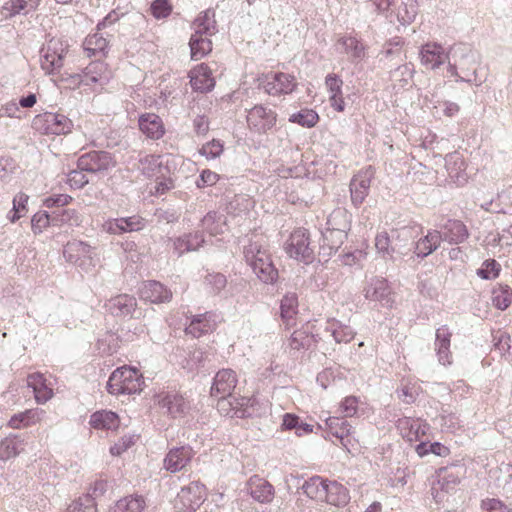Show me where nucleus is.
Returning a JSON list of instances; mask_svg holds the SVG:
<instances>
[{
	"mask_svg": "<svg viewBox=\"0 0 512 512\" xmlns=\"http://www.w3.org/2000/svg\"><path fill=\"white\" fill-rule=\"evenodd\" d=\"M397 427L402 432V435L407 437L410 441L419 440L426 434V431L429 428L427 423L411 417L398 419Z\"/></svg>",
	"mask_w": 512,
	"mask_h": 512,
	"instance_id": "nucleus-31",
	"label": "nucleus"
},
{
	"mask_svg": "<svg viewBox=\"0 0 512 512\" xmlns=\"http://www.w3.org/2000/svg\"><path fill=\"white\" fill-rule=\"evenodd\" d=\"M348 234L324 228L321 230V242L319 243V261L327 262L332 255L343 245Z\"/></svg>",
	"mask_w": 512,
	"mask_h": 512,
	"instance_id": "nucleus-19",
	"label": "nucleus"
},
{
	"mask_svg": "<svg viewBox=\"0 0 512 512\" xmlns=\"http://www.w3.org/2000/svg\"><path fill=\"white\" fill-rule=\"evenodd\" d=\"M66 512H97V503L92 495L84 494L73 501Z\"/></svg>",
	"mask_w": 512,
	"mask_h": 512,
	"instance_id": "nucleus-51",
	"label": "nucleus"
},
{
	"mask_svg": "<svg viewBox=\"0 0 512 512\" xmlns=\"http://www.w3.org/2000/svg\"><path fill=\"white\" fill-rule=\"evenodd\" d=\"M497 203L492 200L483 206L487 211L507 214L512 211V186L497 195Z\"/></svg>",
	"mask_w": 512,
	"mask_h": 512,
	"instance_id": "nucleus-47",
	"label": "nucleus"
},
{
	"mask_svg": "<svg viewBox=\"0 0 512 512\" xmlns=\"http://www.w3.org/2000/svg\"><path fill=\"white\" fill-rule=\"evenodd\" d=\"M27 386L33 390L37 403L44 404L53 396V390L47 385L42 373L35 372L27 377Z\"/></svg>",
	"mask_w": 512,
	"mask_h": 512,
	"instance_id": "nucleus-28",
	"label": "nucleus"
},
{
	"mask_svg": "<svg viewBox=\"0 0 512 512\" xmlns=\"http://www.w3.org/2000/svg\"><path fill=\"white\" fill-rule=\"evenodd\" d=\"M155 401L172 418L184 416L190 409L189 402L176 390L161 391Z\"/></svg>",
	"mask_w": 512,
	"mask_h": 512,
	"instance_id": "nucleus-12",
	"label": "nucleus"
},
{
	"mask_svg": "<svg viewBox=\"0 0 512 512\" xmlns=\"http://www.w3.org/2000/svg\"><path fill=\"white\" fill-rule=\"evenodd\" d=\"M318 114L312 109H302L298 113L291 115L290 122L300 126L313 127L318 122Z\"/></svg>",
	"mask_w": 512,
	"mask_h": 512,
	"instance_id": "nucleus-54",
	"label": "nucleus"
},
{
	"mask_svg": "<svg viewBox=\"0 0 512 512\" xmlns=\"http://www.w3.org/2000/svg\"><path fill=\"white\" fill-rule=\"evenodd\" d=\"M115 165L113 156L106 151H91L81 155L77 160V168L90 173L106 172Z\"/></svg>",
	"mask_w": 512,
	"mask_h": 512,
	"instance_id": "nucleus-11",
	"label": "nucleus"
},
{
	"mask_svg": "<svg viewBox=\"0 0 512 512\" xmlns=\"http://www.w3.org/2000/svg\"><path fill=\"white\" fill-rule=\"evenodd\" d=\"M451 333L447 326H442L436 330L435 350L438 361L442 365L451 364Z\"/></svg>",
	"mask_w": 512,
	"mask_h": 512,
	"instance_id": "nucleus-30",
	"label": "nucleus"
},
{
	"mask_svg": "<svg viewBox=\"0 0 512 512\" xmlns=\"http://www.w3.org/2000/svg\"><path fill=\"white\" fill-rule=\"evenodd\" d=\"M205 500V485L199 481H193L189 486L183 487L178 493L175 508L179 512H195Z\"/></svg>",
	"mask_w": 512,
	"mask_h": 512,
	"instance_id": "nucleus-9",
	"label": "nucleus"
},
{
	"mask_svg": "<svg viewBox=\"0 0 512 512\" xmlns=\"http://www.w3.org/2000/svg\"><path fill=\"white\" fill-rule=\"evenodd\" d=\"M39 5V0H9L4 6L3 10L6 15L14 16L19 13H28L35 10Z\"/></svg>",
	"mask_w": 512,
	"mask_h": 512,
	"instance_id": "nucleus-49",
	"label": "nucleus"
},
{
	"mask_svg": "<svg viewBox=\"0 0 512 512\" xmlns=\"http://www.w3.org/2000/svg\"><path fill=\"white\" fill-rule=\"evenodd\" d=\"M277 122V113L262 104L255 105L247 113V124L251 128H269Z\"/></svg>",
	"mask_w": 512,
	"mask_h": 512,
	"instance_id": "nucleus-22",
	"label": "nucleus"
},
{
	"mask_svg": "<svg viewBox=\"0 0 512 512\" xmlns=\"http://www.w3.org/2000/svg\"><path fill=\"white\" fill-rule=\"evenodd\" d=\"M174 172L165 174L157 179H154L155 184L151 187L150 193L156 197L166 194L168 191L175 188V179L173 178Z\"/></svg>",
	"mask_w": 512,
	"mask_h": 512,
	"instance_id": "nucleus-53",
	"label": "nucleus"
},
{
	"mask_svg": "<svg viewBox=\"0 0 512 512\" xmlns=\"http://www.w3.org/2000/svg\"><path fill=\"white\" fill-rule=\"evenodd\" d=\"M310 232L306 228L295 229L284 244V250L287 255L305 265L312 264L316 255L314 247L311 245Z\"/></svg>",
	"mask_w": 512,
	"mask_h": 512,
	"instance_id": "nucleus-4",
	"label": "nucleus"
},
{
	"mask_svg": "<svg viewBox=\"0 0 512 512\" xmlns=\"http://www.w3.org/2000/svg\"><path fill=\"white\" fill-rule=\"evenodd\" d=\"M258 81L259 86L270 96L291 94L298 85L295 76L285 72L270 71L262 74Z\"/></svg>",
	"mask_w": 512,
	"mask_h": 512,
	"instance_id": "nucleus-5",
	"label": "nucleus"
},
{
	"mask_svg": "<svg viewBox=\"0 0 512 512\" xmlns=\"http://www.w3.org/2000/svg\"><path fill=\"white\" fill-rule=\"evenodd\" d=\"M137 307V300L134 296L120 294L110 298L105 303L108 313L117 318H132Z\"/></svg>",
	"mask_w": 512,
	"mask_h": 512,
	"instance_id": "nucleus-18",
	"label": "nucleus"
},
{
	"mask_svg": "<svg viewBox=\"0 0 512 512\" xmlns=\"http://www.w3.org/2000/svg\"><path fill=\"white\" fill-rule=\"evenodd\" d=\"M68 49L69 45L66 40L51 38L43 49L41 68L48 74L59 71L64 65Z\"/></svg>",
	"mask_w": 512,
	"mask_h": 512,
	"instance_id": "nucleus-7",
	"label": "nucleus"
},
{
	"mask_svg": "<svg viewBox=\"0 0 512 512\" xmlns=\"http://www.w3.org/2000/svg\"><path fill=\"white\" fill-rule=\"evenodd\" d=\"M226 226V216L217 211H209L201 219L202 231L210 236H217L224 233Z\"/></svg>",
	"mask_w": 512,
	"mask_h": 512,
	"instance_id": "nucleus-38",
	"label": "nucleus"
},
{
	"mask_svg": "<svg viewBox=\"0 0 512 512\" xmlns=\"http://www.w3.org/2000/svg\"><path fill=\"white\" fill-rule=\"evenodd\" d=\"M48 226H53L52 213L39 211L31 219V227L34 234H40Z\"/></svg>",
	"mask_w": 512,
	"mask_h": 512,
	"instance_id": "nucleus-56",
	"label": "nucleus"
},
{
	"mask_svg": "<svg viewBox=\"0 0 512 512\" xmlns=\"http://www.w3.org/2000/svg\"><path fill=\"white\" fill-rule=\"evenodd\" d=\"M323 499L330 505L341 507L346 505L349 500L348 489L337 481H329L326 483L325 495Z\"/></svg>",
	"mask_w": 512,
	"mask_h": 512,
	"instance_id": "nucleus-34",
	"label": "nucleus"
},
{
	"mask_svg": "<svg viewBox=\"0 0 512 512\" xmlns=\"http://www.w3.org/2000/svg\"><path fill=\"white\" fill-rule=\"evenodd\" d=\"M374 175L375 169L372 166H368L360 170L350 180V198L351 203L355 208H359L369 195L371 181L374 178Z\"/></svg>",
	"mask_w": 512,
	"mask_h": 512,
	"instance_id": "nucleus-10",
	"label": "nucleus"
},
{
	"mask_svg": "<svg viewBox=\"0 0 512 512\" xmlns=\"http://www.w3.org/2000/svg\"><path fill=\"white\" fill-rule=\"evenodd\" d=\"M73 198L68 194H52L46 197L43 205L47 208L61 209L63 206L68 205Z\"/></svg>",
	"mask_w": 512,
	"mask_h": 512,
	"instance_id": "nucleus-63",
	"label": "nucleus"
},
{
	"mask_svg": "<svg viewBox=\"0 0 512 512\" xmlns=\"http://www.w3.org/2000/svg\"><path fill=\"white\" fill-rule=\"evenodd\" d=\"M491 301L495 308L506 310L512 302V289L508 285H497L492 289Z\"/></svg>",
	"mask_w": 512,
	"mask_h": 512,
	"instance_id": "nucleus-48",
	"label": "nucleus"
},
{
	"mask_svg": "<svg viewBox=\"0 0 512 512\" xmlns=\"http://www.w3.org/2000/svg\"><path fill=\"white\" fill-rule=\"evenodd\" d=\"M194 33L204 36H212L217 31L215 11L207 9L199 13L193 22Z\"/></svg>",
	"mask_w": 512,
	"mask_h": 512,
	"instance_id": "nucleus-37",
	"label": "nucleus"
},
{
	"mask_svg": "<svg viewBox=\"0 0 512 512\" xmlns=\"http://www.w3.org/2000/svg\"><path fill=\"white\" fill-rule=\"evenodd\" d=\"M326 483H328L327 479L321 476H312L304 481L301 489L307 497L322 500L325 495Z\"/></svg>",
	"mask_w": 512,
	"mask_h": 512,
	"instance_id": "nucleus-45",
	"label": "nucleus"
},
{
	"mask_svg": "<svg viewBox=\"0 0 512 512\" xmlns=\"http://www.w3.org/2000/svg\"><path fill=\"white\" fill-rule=\"evenodd\" d=\"M139 294L142 300L153 304L167 303L172 299V291L156 280L145 281L140 288Z\"/></svg>",
	"mask_w": 512,
	"mask_h": 512,
	"instance_id": "nucleus-20",
	"label": "nucleus"
},
{
	"mask_svg": "<svg viewBox=\"0 0 512 512\" xmlns=\"http://www.w3.org/2000/svg\"><path fill=\"white\" fill-rule=\"evenodd\" d=\"M251 399L247 397H235L232 395L231 398H229L228 403L232 407V409L235 411L234 414L237 417L245 418L249 417L251 413L248 411V406Z\"/></svg>",
	"mask_w": 512,
	"mask_h": 512,
	"instance_id": "nucleus-58",
	"label": "nucleus"
},
{
	"mask_svg": "<svg viewBox=\"0 0 512 512\" xmlns=\"http://www.w3.org/2000/svg\"><path fill=\"white\" fill-rule=\"evenodd\" d=\"M189 82L195 92H210L216 84L211 68L206 63L194 66L188 73Z\"/></svg>",
	"mask_w": 512,
	"mask_h": 512,
	"instance_id": "nucleus-16",
	"label": "nucleus"
},
{
	"mask_svg": "<svg viewBox=\"0 0 512 512\" xmlns=\"http://www.w3.org/2000/svg\"><path fill=\"white\" fill-rule=\"evenodd\" d=\"M43 413L39 409H26L25 411L13 414L9 421L8 426L12 429H22L37 423L40 420V415Z\"/></svg>",
	"mask_w": 512,
	"mask_h": 512,
	"instance_id": "nucleus-41",
	"label": "nucleus"
},
{
	"mask_svg": "<svg viewBox=\"0 0 512 512\" xmlns=\"http://www.w3.org/2000/svg\"><path fill=\"white\" fill-rule=\"evenodd\" d=\"M416 452L420 457H424L429 453L440 457H446L449 455L450 450L440 442H420L416 446Z\"/></svg>",
	"mask_w": 512,
	"mask_h": 512,
	"instance_id": "nucleus-52",
	"label": "nucleus"
},
{
	"mask_svg": "<svg viewBox=\"0 0 512 512\" xmlns=\"http://www.w3.org/2000/svg\"><path fill=\"white\" fill-rule=\"evenodd\" d=\"M204 359V353L200 349L189 351L188 357L183 362V368L189 372L196 370Z\"/></svg>",
	"mask_w": 512,
	"mask_h": 512,
	"instance_id": "nucleus-64",
	"label": "nucleus"
},
{
	"mask_svg": "<svg viewBox=\"0 0 512 512\" xmlns=\"http://www.w3.org/2000/svg\"><path fill=\"white\" fill-rule=\"evenodd\" d=\"M212 314L209 312L196 314L190 317L186 325L185 332L194 338H199L215 328V322L211 320Z\"/></svg>",
	"mask_w": 512,
	"mask_h": 512,
	"instance_id": "nucleus-27",
	"label": "nucleus"
},
{
	"mask_svg": "<svg viewBox=\"0 0 512 512\" xmlns=\"http://www.w3.org/2000/svg\"><path fill=\"white\" fill-rule=\"evenodd\" d=\"M363 293L366 300L377 302L383 308L391 309L395 303V296L391 284L383 277H372L367 282Z\"/></svg>",
	"mask_w": 512,
	"mask_h": 512,
	"instance_id": "nucleus-8",
	"label": "nucleus"
},
{
	"mask_svg": "<svg viewBox=\"0 0 512 512\" xmlns=\"http://www.w3.org/2000/svg\"><path fill=\"white\" fill-rule=\"evenodd\" d=\"M438 233L441 235V241H446L451 245L461 244L469 237L467 226L457 219H448L440 226Z\"/></svg>",
	"mask_w": 512,
	"mask_h": 512,
	"instance_id": "nucleus-21",
	"label": "nucleus"
},
{
	"mask_svg": "<svg viewBox=\"0 0 512 512\" xmlns=\"http://www.w3.org/2000/svg\"><path fill=\"white\" fill-rule=\"evenodd\" d=\"M138 169L148 179H157L175 172L176 164L169 155L148 154L139 159Z\"/></svg>",
	"mask_w": 512,
	"mask_h": 512,
	"instance_id": "nucleus-6",
	"label": "nucleus"
},
{
	"mask_svg": "<svg viewBox=\"0 0 512 512\" xmlns=\"http://www.w3.org/2000/svg\"><path fill=\"white\" fill-rule=\"evenodd\" d=\"M205 283L211 288V292L219 294L227 285L226 276L222 273H208Z\"/></svg>",
	"mask_w": 512,
	"mask_h": 512,
	"instance_id": "nucleus-60",
	"label": "nucleus"
},
{
	"mask_svg": "<svg viewBox=\"0 0 512 512\" xmlns=\"http://www.w3.org/2000/svg\"><path fill=\"white\" fill-rule=\"evenodd\" d=\"M172 12V5L169 0H154L151 4V13L157 18H166Z\"/></svg>",
	"mask_w": 512,
	"mask_h": 512,
	"instance_id": "nucleus-62",
	"label": "nucleus"
},
{
	"mask_svg": "<svg viewBox=\"0 0 512 512\" xmlns=\"http://www.w3.org/2000/svg\"><path fill=\"white\" fill-rule=\"evenodd\" d=\"M146 507L143 495L134 493L118 499L109 507L108 512H142Z\"/></svg>",
	"mask_w": 512,
	"mask_h": 512,
	"instance_id": "nucleus-32",
	"label": "nucleus"
},
{
	"mask_svg": "<svg viewBox=\"0 0 512 512\" xmlns=\"http://www.w3.org/2000/svg\"><path fill=\"white\" fill-rule=\"evenodd\" d=\"M109 80L108 66L104 62H91L84 70L81 82L84 85H103Z\"/></svg>",
	"mask_w": 512,
	"mask_h": 512,
	"instance_id": "nucleus-29",
	"label": "nucleus"
},
{
	"mask_svg": "<svg viewBox=\"0 0 512 512\" xmlns=\"http://www.w3.org/2000/svg\"><path fill=\"white\" fill-rule=\"evenodd\" d=\"M94 248L83 241L74 240L64 247L63 256L69 263L82 266L85 260H92Z\"/></svg>",
	"mask_w": 512,
	"mask_h": 512,
	"instance_id": "nucleus-23",
	"label": "nucleus"
},
{
	"mask_svg": "<svg viewBox=\"0 0 512 512\" xmlns=\"http://www.w3.org/2000/svg\"><path fill=\"white\" fill-rule=\"evenodd\" d=\"M448 59V54L444 51V48L437 43H426L421 47L420 60L421 63L430 68L436 69L440 67Z\"/></svg>",
	"mask_w": 512,
	"mask_h": 512,
	"instance_id": "nucleus-24",
	"label": "nucleus"
},
{
	"mask_svg": "<svg viewBox=\"0 0 512 512\" xmlns=\"http://www.w3.org/2000/svg\"><path fill=\"white\" fill-rule=\"evenodd\" d=\"M108 42L100 34L88 35L83 43V49L87 57H105L107 54Z\"/></svg>",
	"mask_w": 512,
	"mask_h": 512,
	"instance_id": "nucleus-40",
	"label": "nucleus"
},
{
	"mask_svg": "<svg viewBox=\"0 0 512 512\" xmlns=\"http://www.w3.org/2000/svg\"><path fill=\"white\" fill-rule=\"evenodd\" d=\"M325 85L329 93L331 106L339 112L343 111L345 103L342 96V79L336 74H328L325 78Z\"/></svg>",
	"mask_w": 512,
	"mask_h": 512,
	"instance_id": "nucleus-36",
	"label": "nucleus"
},
{
	"mask_svg": "<svg viewBox=\"0 0 512 512\" xmlns=\"http://www.w3.org/2000/svg\"><path fill=\"white\" fill-rule=\"evenodd\" d=\"M329 433L336 438L340 439L341 443L345 445L344 439L351 434L352 426L345 419V417H328L325 421Z\"/></svg>",
	"mask_w": 512,
	"mask_h": 512,
	"instance_id": "nucleus-44",
	"label": "nucleus"
},
{
	"mask_svg": "<svg viewBox=\"0 0 512 512\" xmlns=\"http://www.w3.org/2000/svg\"><path fill=\"white\" fill-rule=\"evenodd\" d=\"M193 456L194 451L189 445L173 447L165 455L164 468L170 473L179 472L191 462Z\"/></svg>",
	"mask_w": 512,
	"mask_h": 512,
	"instance_id": "nucleus-17",
	"label": "nucleus"
},
{
	"mask_svg": "<svg viewBox=\"0 0 512 512\" xmlns=\"http://www.w3.org/2000/svg\"><path fill=\"white\" fill-rule=\"evenodd\" d=\"M421 230L422 228L417 224L412 226H403L392 231V239L385 231L378 233L375 238V247L377 252L382 256V258L395 261L405 254L400 250V247H398L396 240L400 238L404 240L407 238H415Z\"/></svg>",
	"mask_w": 512,
	"mask_h": 512,
	"instance_id": "nucleus-2",
	"label": "nucleus"
},
{
	"mask_svg": "<svg viewBox=\"0 0 512 512\" xmlns=\"http://www.w3.org/2000/svg\"><path fill=\"white\" fill-rule=\"evenodd\" d=\"M154 216L156 217L158 222L173 224L178 222L181 216V212L179 209L173 207L157 208L154 212Z\"/></svg>",
	"mask_w": 512,
	"mask_h": 512,
	"instance_id": "nucleus-57",
	"label": "nucleus"
},
{
	"mask_svg": "<svg viewBox=\"0 0 512 512\" xmlns=\"http://www.w3.org/2000/svg\"><path fill=\"white\" fill-rule=\"evenodd\" d=\"M53 219V226H61L68 224L70 226H77L80 224L81 219L75 209H57L51 212Z\"/></svg>",
	"mask_w": 512,
	"mask_h": 512,
	"instance_id": "nucleus-50",
	"label": "nucleus"
},
{
	"mask_svg": "<svg viewBox=\"0 0 512 512\" xmlns=\"http://www.w3.org/2000/svg\"><path fill=\"white\" fill-rule=\"evenodd\" d=\"M223 152V144L219 140H211L202 145L199 153L207 159H215Z\"/></svg>",
	"mask_w": 512,
	"mask_h": 512,
	"instance_id": "nucleus-61",
	"label": "nucleus"
},
{
	"mask_svg": "<svg viewBox=\"0 0 512 512\" xmlns=\"http://www.w3.org/2000/svg\"><path fill=\"white\" fill-rule=\"evenodd\" d=\"M24 450V441L20 435L11 434L0 442V460L7 461Z\"/></svg>",
	"mask_w": 512,
	"mask_h": 512,
	"instance_id": "nucleus-39",
	"label": "nucleus"
},
{
	"mask_svg": "<svg viewBox=\"0 0 512 512\" xmlns=\"http://www.w3.org/2000/svg\"><path fill=\"white\" fill-rule=\"evenodd\" d=\"M501 270L500 264L495 259L485 260L481 267L477 269L476 274L484 280H491L498 277Z\"/></svg>",
	"mask_w": 512,
	"mask_h": 512,
	"instance_id": "nucleus-55",
	"label": "nucleus"
},
{
	"mask_svg": "<svg viewBox=\"0 0 512 512\" xmlns=\"http://www.w3.org/2000/svg\"><path fill=\"white\" fill-rule=\"evenodd\" d=\"M326 229L348 234L351 229V220L346 210L335 209L328 217Z\"/></svg>",
	"mask_w": 512,
	"mask_h": 512,
	"instance_id": "nucleus-43",
	"label": "nucleus"
},
{
	"mask_svg": "<svg viewBox=\"0 0 512 512\" xmlns=\"http://www.w3.org/2000/svg\"><path fill=\"white\" fill-rule=\"evenodd\" d=\"M89 425L95 430L116 431L120 426V418L116 412L102 409L90 415Z\"/></svg>",
	"mask_w": 512,
	"mask_h": 512,
	"instance_id": "nucleus-25",
	"label": "nucleus"
},
{
	"mask_svg": "<svg viewBox=\"0 0 512 512\" xmlns=\"http://www.w3.org/2000/svg\"><path fill=\"white\" fill-rule=\"evenodd\" d=\"M141 376L138 370L130 366L115 369L106 384V390L111 395H132L141 391Z\"/></svg>",
	"mask_w": 512,
	"mask_h": 512,
	"instance_id": "nucleus-3",
	"label": "nucleus"
},
{
	"mask_svg": "<svg viewBox=\"0 0 512 512\" xmlns=\"http://www.w3.org/2000/svg\"><path fill=\"white\" fill-rule=\"evenodd\" d=\"M463 474L464 468L461 465L439 468L437 471L439 488L447 493L451 492L460 483Z\"/></svg>",
	"mask_w": 512,
	"mask_h": 512,
	"instance_id": "nucleus-26",
	"label": "nucleus"
},
{
	"mask_svg": "<svg viewBox=\"0 0 512 512\" xmlns=\"http://www.w3.org/2000/svg\"><path fill=\"white\" fill-rule=\"evenodd\" d=\"M147 226V220L138 215L127 217L109 218L103 224V229L114 235H121L124 233L138 232Z\"/></svg>",
	"mask_w": 512,
	"mask_h": 512,
	"instance_id": "nucleus-14",
	"label": "nucleus"
},
{
	"mask_svg": "<svg viewBox=\"0 0 512 512\" xmlns=\"http://www.w3.org/2000/svg\"><path fill=\"white\" fill-rule=\"evenodd\" d=\"M341 42L346 52L351 54L353 58H362L364 56V46L356 37L346 36L342 38Z\"/></svg>",
	"mask_w": 512,
	"mask_h": 512,
	"instance_id": "nucleus-59",
	"label": "nucleus"
},
{
	"mask_svg": "<svg viewBox=\"0 0 512 512\" xmlns=\"http://www.w3.org/2000/svg\"><path fill=\"white\" fill-rule=\"evenodd\" d=\"M189 46L191 50V59L192 60H200L208 55L212 49V41L208 36H204L202 34L193 33Z\"/></svg>",
	"mask_w": 512,
	"mask_h": 512,
	"instance_id": "nucleus-42",
	"label": "nucleus"
},
{
	"mask_svg": "<svg viewBox=\"0 0 512 512\" xmlns=\"http://www.w3.org/2000/svg\"><path fill=\"white\" fill-rule=\"evenodd\" d=\"M325 331L331 334L336 343H349L356 335V331L350 325L335 318L326 321Z\"/></svg>",
	"mask_w": 512,
	"mask_h": 512,
	"instance_id": "nucleus-33",
	"label": "nucleus"
},
{
	"mask_svg": "<svg viewBox=\"0 0 512 512\" xmlns=\"http://www.w3.org/2000/svg\"><path fill=\"white\" fill-rule=\"evenodd\" d=\"M246 263L251 267L257 278L265 284H274L279 277L271 255L259 241H250L243 248Z\"/></svg>",
	"mask_w": 512,
	"mask_h": 512,
	"instance_id": "nucleus-1",
	"label": "nucleus"
},
{
	"mask_svg": "<svg viewBox=\"0 0 512 512\" xmlns=\"http://www.w3.org/2000/svg\"><path fill=\"white\" fill-rule=\"evenodd\" d=\"M298 295L295 292H287L280 300V317L288 322L298 313Z\"/></svg>",
	"mask_w": 512,
	"mask_h": 512,
	"instance_id": "nucleus-46",
	"label": "nucleus"
},
{
	"mask_svg": "<svg viewBox=\"0 0 512 512\" xmlns=\"http://www.w3.org/2000/svg\"><path fill=\"white\" fill-rule=\"evenodd\" d=\"M441 243V235L438 230H429L427 234L414 244V253L419 258H425L432 254Z\"/></svg>",
	"mask_w": 512,
	"mask_h": 512,
	"instance_id": "nucleus-35",
	"label": "nucleus"
},
{
	"mask_svg": "<svg viewBox=\"0 0 512 512\" xmlns=\"http://www.w3.org/2000/svg\"><path fill=\"white\" fill-rule=\"evenodd\" d=\"M244 490L254 501L260 504L271 503L275 495L274 486L258 475H253L248 479Z\"/></svg>",
	"mask_w": 512,
	"mask_h": 512,
	"instance_id": "nucleus-15",
	"label": "nucleus"
},
{
	"mask_svg": "<svg viewBox=\"0 0 512 512\" xmlns=\"http://www.w3.org/2000/svg\"><path fill=\"white\" fill-rule=\"evenodd\" d=\"M238 379L236 372L232 369H221L213 378L210 394L217 398L219 403H224L232 397V393L236 388Z\"/></svg>",
	"mask_w": 512,
	"mask_h": 512,
	"instance_id": "nucleus-13",
	"label": "nucleus"
}]
</instances>
